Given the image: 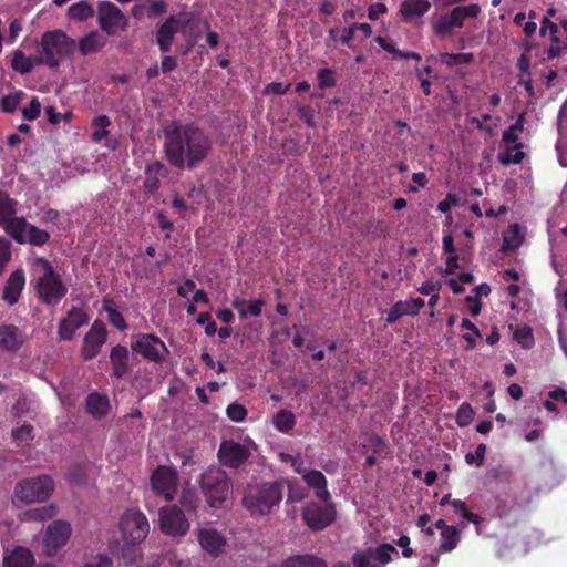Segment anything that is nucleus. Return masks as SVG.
Returning <instances> with one entry per match:
<instances>
[{
    "mask_svg": "<svg viewBox=\"0 0 567 567\" xmlns=\"http://www.w3.org/2000/svg\"><path fill=\"white\" fill-rule=\"evenodd\" d=\"M318 83L320 89H328L336 85V81L331 75L330 69H322L319 71Z\"/></svg>",
    "mask_w": 567,
    "mask_h": 567,
    "instance_id": "55",
    "label": "nucleus"
},
{
    "mask_svg": "<svg viewBox=\"0 0 567 567\" xmlns=\"http://www.w3.org/2000/svg\"><path fill=\"white\" fill-rule=\"evenodd\" d=\"M392 554L398 555V550L391 544H381L377 548H367L358 551L352 557L354 567H385L392 559Z\"/></svg>",
    "mask_w": 567,
    "mask_h": 567,
    "instance_id": "13",
    "label": "nucleus"
},
{
    "mask_svg": "<svg viewBox=\"0 0 567 567\" xmlns=\"http://www.w3.org/2000/svg\"><path fill=\"white\" fill-rule=\"evenodd\" d=\"M105 38L97 31H92L83 37L79 42V51L83 55L97 52L105 45Z\"/></svg>",
    "mask_w": 567,
    "mask_h": 567,
    "instance_id": "32",
    "label": "nucleus"
},
{
    "mask_svg": "<svg viewBox=\"0 0 567 567\" xmlns=\"http://www.w3.org/2000/svg\"><path fill=\"white\" fill-rule=\"evenodd\" d=\"M430 8L429 0H404L400 7V13L404 21H413L424 16Z\"/></svg>",
    "mask_w": 567,
    "mask_h": 567,
    "instance_id": "28",
    "label": "nucleus"
},
{
    "mask_svg": "<svg viewBox=\"0 0 567 567\" xmlns=\"http://www.w3.org/2000/svg\"><path fill=\"white\" fill-rule=\"evenodd\" d=\"M525 156L523 144L506 145V151L498 155V161L503 165L519 164Z\"/></svg>",
    "mask_w": 567,
    "mask_h": 567,
    "instance_id": "38",
    "label": "nucleus"
},
{
    "mask_svg": "<svg viewBox=\"0 0 567 567\" xmlns=\"http://www.w3.org/2000/svg\"><path fill=\"white\" fill-rule=\"evenodd\" d=\"M202 493L213 508H221L231 494V481L219 467H209L199 480Z\"/></svg>",
    "mask_w": 567,
    "mask_h": 567,
    "instance_id": "6",
    "label": "nucleus"
},
{
    "mask_svg": "<svg viewBox=\"0 0 567 567\" xmlns=\"http://www.w3.org/2000/svg\"><path fill=\"white\" fill-rule=\"evenodd\" d=\"M195 290L196 284L193 280L187 279L178 286L177 293L182 298H187L189 293L195 292Z\"/></svg>",
    "mask_w": 567,
    "mask_h": 567,
    "instance_id": "59",
    "label": "nucleus"
},
{
    "mask_svg": "<svg viewBox=\"0 0 567 567\" xmlns=\"http://www.w3.org/2000/svg\"><path fill=\"white\" fill-rule=\"evenodd\" d=\"M22 31V20L14 19L9 25V42L13 43Z\"/></svg>",
    "mask_w": 567,
    "mask_h": 567,
    "instance_id": "61",
    "label": "nucleus"
},
{
    "mask_svg": "<svg viewBox=\"0 0 567 567\" xmlns=\"http://www.w3.org/2000/svg\"><path fill=\"white\" fill-rule=\"evenodd\" d=\"M97 21L101 29L110 35L124 31L127 27L125 14L110 1L100 2Z\"/></svg>",
    "mask_w": 567,
    "mask_h": 567,
    "instance_id": "14",
    "label": "nucleus"
},
{
    "mask_svg": "<svg viewBox=\"0 0 567 567\" xmlns=\"http://www.w3.org/2000/svg\"><path fill=\"white\" fill-rule=\"evenodd\" d=\"M113 365V374L116 378L124 377L128 371V350L124 346H115L110 354Z\"/></svg>",
    "mask_w": 567,
    "mask_h": 567,
    "instance_id": "29",
    "label": "nucleus"
},
{
    "mask_svg": "<svg viewBox=\"0 0 567 567\" xmlns=\"http://www.w3.org/2000/svg\"><path fill=\"white\" fill-rule=\"evenodd\" d=\"M106 328L103 322L95 321L84 336L81 354L84 360L95 358L106 341Z\"/></svg>",
    "mask_w": 567,
    "mask_h": 567,
    "instance_id": "18",
    "label": "nucleus"
},
{
    "mask_svg": "<svg viewBox=\"0 0 567 567\" xmlns=\"http://www.w3.org/2000/svg\"><path fill=\"white\" fill-rule=\"evenodd\" d=\"M425 305L422 298H412L395 302L388 311L386 322L394 323L405 315H417L420 309Z\"/></svg>",
    "mask_w": 567,
    "mask_h": 567,
    "instance_id": "23",
    "label": "nucleus"
},
{
    "mask_svg": "<svg viewBox=\"0 0 567 567\" xmlns=\"http://www.w3.org/2000/svg\"><path fill=\"white\" fill-rule=\"evenodd\" d=\"M288 501L290 502H300L305 498L306 493L302 487L295 485L292 481L288 482Z\"/></svg>",
    "mask_w": 567,
    "mask_h": 567,
    "instance_id": "56",
    "label": "nucleus"
},
{
    "mask_svg": "<svg viewBox=\"0 0 567 567\" xmlns=\"http://www.w3.org/2000/svg\"><path fill=\"white\" fill-rule=\"evenodd\" d=\"M486 454V444L481 443L476 446L475 453H468L465 456V461L470 465L480 467L483 464Z\"/></svg>",
    "mask_w": 567,
    "mask_h": 567,
    "instance_id": "51",
    "label": "nucleus"
},
{
    "mask_svg": "<svg viewBox=\"0 0 567 567\" xmlns=\"http://www.w3.org/2000/svg\"><path fill=\"white\" fill-rule=\"evenodd\" d=\"M548 398L567 404V390L564 388H556L548 392Z\"/></svg>",
    "mask_w": 567,
    "mask_h": 567,
    "instance_id": "64",
    "label": "nucleus"
},
{
    "mask_svg": "<svg viewBox=\"0 0 567 567\" xmlns=\"http://www.w3.org/2000/svg\"><path fill=\"white\" fill-rule=\"evenodd\" d=\"M25 342L23 331L10 323L0 326V350L7 353H14L21 349Z\"/></svg>",
    "mask_w": 567,
    "mask_h": 567,
    "instance_id": "20",
    "label": "nucleus"
},
{
    "mask_svg": "<svg viewBox=\"0 0 567 567\" xmlns=\"http://www.w3.org/2000/svg\"><path fill=\"white\" fill-rule=\"evenodd\" d=\"M451 507L453 509V513L456 516L462 517L466 523H473L475 525H478L481 523V517L477 514L472 513L468 511L466 504L461 499H453L451 502Z\"/></svg>",
    "mask_w": 567,
    "mask_h": 567,
    "instance_id": "41",
    "label": "nucleus"
},
{
    "mask_svg": "<svg viewBox=\"0 0 567 567\" xmlns=\"http://www.w3.org/2000/svg\"><path fill=\"white\" fill-rule=\"evenodd\" d=\"M460 533L458 530L453 526L451 528H445L443 533H441V543L439 546V549L441 553H450L454 548H456L458 542H460Z\"/></svg>",
    "mask_w": 567,
    "mask_h": 567,
    "instance_id": "40",
    "label": "nucleus"
},
{
    "mask_svg": "<svg viewBox=\"0 0 567 567\" xmlns=\"http://www.w3.org/2000/svg\"><path fill=\"white\" fill-rule=\"evenodd\" d=\"M480 13L481 8L476 3L458 6L446 13L432 16L430 24L435 35L446 38L454 29L462 28L467 18H476Z\"/></svg>",
    "mask_w": 567,
    "mask_h": 567,
    "instance_id": "8",
    "label": "nucleus"
},
{
    "mask_svg": "<svg viewBox=\"0 0 567 567\" xmlns=\"http://www.w3.org/2000/svg\"><path fill=\"white\" fill-rule=\"evenodd\" d=\"M45 115L51 124L56 125L61 122H69L72 117V112L59 113L54 106H48L45 107Z\"/></svg>",
    "mask_w": 567,
    "mask_h": 567,
    "instance_id": "50",
    "label": "nucleus"
},
{
    "mask_svg": "<svg viewBox=\"0 0 567 567\" xmlns=\"http://www.w3.org/2000/svg\"><path fill=\"white\" fill-rule=\"evenodd\" d=\"M264 301L261 299L247 301V316L258 317L261 315Z\"/></svg>",
    "mask_w": 567,
    "mask_h": 567,
    "instance_id": "63",
    "label": "nucleus"
},
{
    "mask_svg": "<svg viewBox=\"0 0 567 567\" xmlns=\"http://www.w3.org/2000/svg\"><path fill=\"white\" fill-rule=\"evenodd\" d=\"M94 14L93 7L85 0L72 4L68 10V16L72 20L84 21Z\"/></svg>",
    "mask_w": 567,
    "mask_h": 567,
    "instance_id": "39",
    "label": "nucleus"
},
{
    "mask_svg": "<svg viewBox=\"0 0 567 567\" xmlns=\"http://www.w3.org/2000/svg\"><path fill=\"white\" fill-rule=\"evenodd\" d=\"M87 412L96 419L105 416L110 411V401L106 395L91 393L86 399Z\"/></svg>",
    "mask_w": 567,
    "mask_h": 567,
    "instance_id": "31",
    "label": "nucleus"
},
{
    "mask_svg": "<svg viewBox=\"0 0 567 567\" xmlns=\"http://www.w3.org/2000/svg\"><path fill=\"white\" fill-rule=\"evenodd\" d=\"M32 426L23 424L20 427L12 430V437L18 445H27L33 439Z\"/></svg>",
    "mask_w": 567,
    "mask_h": 567,
    "instance_id": "47",
    "label": "nucleus"
},
{
    "mask_svg": "<svg viewBox=\"0 0 567 567\" xmlns=\"http://www.w3.org/2000/svg\"><path fill=\"white\" fill-rule=\"evenodd\" d=\"M523 234L517 224L509 226L503 235L502 250L508 251L518 248L523 243Z\"/></svg>",
    "mask_w": 567,
    "mask_h": 567,
    "instance_id": "36",
    "label": "nucleus"
},
{
    "mask_svg": "<svg viewBox=\"0 0 567 567\" xmlns=\"http://www.w3.org/2000/svg\"><path fill=\"white\" fill-rule=\"evenodd\" d=\"M524 114H519L517 121L515 124L511 125L504 133H503V142L505 145L511 144H519L518 135L524 128Z\"/></svg>",
    "mask_w": 567,
    "mask_h": 567,
    "instance_id": "44",
    "label": "nucleus"
},
{
    "mask_svg": "<svg viewBox=\"0 0 567 567\" xmlns=\"http://www.w3.org/2000/svg\"><path fill=\"white\" fill-rule=\"evenodd\" d=\"M284 497V482H250L244 489L241 504L251 516H265L279 507Z\"/></svg>",
    "mask_w": 567,
    "mask_h": 567,
    "instance_id": "4",
    "label": "nucleus"
},
{
    "mask_svg": "<svg viewBox=\"0 0 567 567\" xmlns=\"http://www.w3.org/2000/svg\"><path fill=\"white\" fill-rule=\"evenodd\" d=\"M271 423L277 431L288 434L296 426V416L291 411L282 409L272 416Z\"/></svg>",
    "mask_w": 567,
    "mask_h": 567,
    "instance_id": "34",
    "label": "nucleus"
},
{
    "mask_svg": "<svg viewBox=\"0 0 567 567\" xmlns=\"http://www.w3.org/2000/svg\"><path fill=\"white\" fill-rule=\"evenodd\" d=\"M34 65H39L37 62V56L31 58L27 56L21 50H16L11 60V68L20 73L28 74L32 71Z\"/></svg>",
    "mask_w": 567,
    "mask_h": 567,
    "instance_id": "35",
    "label": "nucleus"
},
{
    "mask_svg": "<svg viewBox=\"0 0 567 567\" xmlns=\"http://www.w3.org/2000/svg\"><path fill=\"white\" fill-rule=\"evenodd\" d=\"M54 488L55 483L53 478L45 474L23 478L14 487L12 503L14 505L43 503L51 497Z\"/></svg>",
    "mask_w": 567,
    "mask_h": 567,
    "instance_id": "7",
    "label": "nucleus"
},
{
    "mask_svg": "<svg viewBox=\"0 0 567 567\" xmlns=\"http://www.w3.org/2000/svg\"><path fill=\"white\" fill-rule=\"evenodd\" d=\"M11 257L10 244L7 239L0 238V272Z\"/></svg>",
    "mask_w": 567,
    "mask_h": 567,
    "instance_id": "57",
    "label": "nucleus"
},
{
    "mask_svg": "<svg viewBox=\"0 0 567 567\" xmlns=\"http://www.w3.org/2000/svg\"><path fill=\"white\" fill-rule=\"evenodd\" d=\"M184 27V21L172 16L158 28L156 42L162 52L171 50L175 34L181 32Z\"/></svg>",
    "mask_w": 567,
    "mask_h": 567,
    "instance_id": "22",
    "label": "nucleus"
},
{
    "mask_svg": "<svg viewBox=\"0 0 567 567\" xmlns=\"http://www.w3.org/2000/svg\"><path fill=\"white\" fill-rule=\"evenodd\" d=\"M83 567H113V560L105 554H97L86 561Z\"/></svg>",
    "mask_w": 567,
    "mask_h": 567,
    "instance_id": "54",
    "label": "nucleus"
},
{
    "mask_svg": "<svg viewBox=\"0 0 567 567\" xmlns=\"http://www.w3.org/2000/svg\"><path fill=\"white\" fill-rule=\"evenodd\" d=\"M72 535V526L68 520L55 519L50 523L42 539L43 551L47 556H55L64 548Z\"/></svg>",
    "mask_w": 567,
    "mask_h": 567,
    "instance_id": "10",
    "label": "nucleus"
},
{
    "mask_svg": "<svg viewBox=\"0 0 567 567\" xmlns=\"http://www.w3.org/2000/svg\"><path fill=\"white\" fill-rule=\"evenodd\" d=\"M111 122L107 116L101 115L96 116L93 122V132H92V140L96 143H101L105 140L104 145L111 150H114L116 147V142L113 140H107L109 136V130Z\"/></svg>",
    "mask_w": 567,
    "mask_h": 567,
    "instance_id": "30",
    "label": "nucleus"
},
{
    "mask_svg": "<svg viewBox=\"0 0 567 567\" xmlns=\"http://www.w3.org/2000/svg\"><path fill=\"white\" fill-rule=\"evenodd\" d=\"M290 87V84H284V83H280V82H274V83H270L268 84L264 92L265 94H278V95H282L285 94Z\"/></svg>",
    "mask_w": 567,
    "mask_h": 567,
    "instance_id": "58",
    "label": "nucleus"
},
{
    "mask_svg": "<svg viewBox=\"0 0 567 567\" xmlns=\"http://www.w3.org/2000/svg\"><path fill=\"white\" fill-rule=\"evenodd\" d=\"M56 514L55 505H47L38 508L28 509L21 513L20 518L22 522H44L54 517Z\"/></svg>",
    "mask_w": 567,
    "mask_h": 567,
    "instance_id": "33",
    "label": "nucleus"
},
{
    "mask_svg": "<svg viewBox=\"0 0 567 567\" xmlns=\"http://www.w3.org/2000/svg\"><path fill=\"white\" fill-rule=\"evenodd\" d=\"M154 493L165 501L174 499L177 492V473L168 466H158L151 476Z\"/></svg>",
    "mask_w": 567,
    "mask_h": 567,
    "instance_id": "16",
    "label": "nucleus"
},
{
    "mask_svg": "<svg viewBox=\"0 0 567 567\" xmlns=\"http://www.w3.org/2000/svg\"><path fill=\"white\" fill-rule=\"evenodd\" d=\"M513 338L523 347V348H532L534 344L533 331L527 326H516L512 327Z\"/></svg>",
    "mask_w": 567,
    "mask_h": 567,
    "instance_id": "43",
    "label": "nucleus"
},
{
    "mask_svg": "<svg viewBox=\"0 0 567 567\" xmlns=\"http://www.w3.org/2000/svg\"><path fill=\"white\" fill-rule=\"evenodd\" d=\"M226 413L233 422H243L247 416V409L239 403H231L227 406Z\"/></svg>",
    "mask_w": 567,
    "mask_h": 567,
    "instance_id": "49",
    "label": "nucleus"
},
{
    "mask_svg": "<svg viewBox=\"0 0 567 567\" xmlns=\"http://www.w3.org/2000/svg\"><path fill=\"white\" fill-rule=\"evenodd\" d=\"M75 48V40L70 38L64 31H47L41 37L37 62L50 69H55L63 60L74 53Z\"/></svg>",
    "mask_w": 567,
    "mask_h": 567,
    "instance_id": "5",
    "label": "nucleus"
},
{
    "mask_svg": "<svg viewBox=\"0 0 567 567\" xmlns=\"http://www.w3.org/2000/svg\"><path fill=\"white\" fill-rule=\"evenodd\" d=\"M89 316L80 308H72L59 323L58 334L62 340H72L75 331L87 324Z\"/></svg>",
    "mask_w": 567,
    "mask_h": 567,
    "instance_id": "19",
    "label": "nucleus"
},
{
    "mask_svg": "<svg viewBox=\"0 0 567 567\" xmlns=\"http://www.w3.org/2000/svg\"><path fill=\"white\" fill-rule=\"evenodd\" d=\"M254 449L255 444L248 440L244 442L225 440L220 443L218 458L225 466L238 468L251 456Z\"/></svg>",
    "mask_w": 567,
    "mask_h": 567,
    "instance_id": "11",
    "label": "nucleus"
},
{
    "mask_svg": "<svg viewBox=\"0 0 567 567\" xmlns=\"http://www.w3.org/2000/svg\"><path fill=\"white\" fill-rule=\"evenodd\" d=\"M554 14H555V10L549 9L547 11V16L542 21V28H540L542 35L545 37L548 34L550 42H551L548 48V51H547V56L549 59L558 56L561 51L560 40L557 35V33L559 31L558 25L549 20V17L554 16Z\"/></svg>",
    "mask_w": 567,
    "mask_h": 567,
    "instance_id": "26",
    "label": "nucleus"
},
{
    "mask_svg": "<svg viewBox=\"0 0 567 567\" xmlns=\"http://www.w3.org/2000/svg\"><path fill=\"white\" fill-rule=\"evenodd\" d=\"M120 528L124 540L127 544L135 545L146 538L150 532V524L141 511L128 509L121 518Z\"/></svg>",
    "mask_w": 567,
    "mask_h": 567,
    "instance_id": "9",
    "label": "nucleus"
},
{
    "mask_svg": "<svg viewBox=\"0 0 567 567\" xmlns=\"http://www.w3.org/2000/svg\"><path fill=\"white\" fill-rule=\"evenodd\" d=\"M147 567H196L188 560L179 559L174 554H166L154 559L151 566Z\"/></svg>",
    "mask_w": 567,
    "mask_h": 567,
    "instance_id": "42",
    "label": "nucleus"
},
{
    "mask_svg": "<svg viewBox=\"0 0 567 567\" xmlns=\"http://www.w3.org/2000/svg\"><path fill=\"white\" fill-rule=\"evenodd\" d=\"M28 264L39 299L48 306L58 305L68 292V287L62 282L60 275L43 257L29 258Z\"/></svg>",
    "mask_w": 567,
    "mask_h": 567,
    "instance_id": "3",
    "label": "nucleus"
},
{
    "mask_svg": "<svg viewBox=\"0 0 567 567\" xmlns=\"http://www.w3.org/2000/svg\"><path fill=\"white\" fill-rule=\"evenodd\" d=\"M210 141L203 131L190 125H172L165 130V153L169 163L178 168H193L204 161Z\"/></svg>",
    "mask_w": 567,
    "mask_h": 567,
    "instance_id": "1",
    "label": "nucleus"
},
{
    "mask_svg": "<svg viewBox=\"0 0 567 567\" xmlns=\"http://www.w3.org/2000/svg\"><path fill=\"white\" fill-rule=\"evenodd\" d=\"M41 113V103L37 97H33L30 104L22 109L23 118L27 121H33L39 117Z\"/></svg>",
    "mask_w": 567,
    "mask_h": 567,
    "instance_id": "52",
    "label": "nucleus"
},
{
    "mask_svg": "<svg viewBox=\"0 0 567 567\" xmlns=\"http://www.w3.org/2000/svg\"><path fill=\"white\" fill-rule=\"evenodd\" d=\"M131 347L134 352L155 362L163 361L167 354L165 343L155 334H140Z\"/></svg>",
    "mask_w": 567,
    "mask_h": 567,
    "instance_id": "17",
    "label": "nucleus"
},
{
    "mask_svg": "<svg viewBox=\"0 0 567 567\" xmlns=\"http://www.w3.org/2000/svg\"><path fill=\"white\" fill-rule=\"evenodd\" d=\"M102 308L107 313V320L112 326L122 331L127 328L124 317L117 311L116 305L112 299H104Z\"/></svg>",
    "mask_w": 567,
    "mask_h": 567,
    "instance_id": "37",
    "label": "nucleus"
},
{
    "mask_svg": "<svg viewBox=\"0 0 567 567\" xmlns=\"http://www.w3.org/2000/svg\"><path fill=\"white\" fill-rule=\"evenodd\" d=\"M24 93L22 91H16L11 94L4 95L0 100V107L6 113H12L19 106Z\"/></svg>",
    "mask_w": 567,
    "mask_h": 567,
    "instance_id": "46",
    "label": "nucleus"
},
{
    "mask_svg": "<svg viewBox=\"0 0 567 567\" xmlns=\"http://www.w3.org/2000/svg\"><path fill=\"white\" fill-rule=\"evenodd\" d=\"M196 322L200 326L205 327V333L207 336H214L217 332L216 323L212 320L210 315L208 312L200 313Z\"/></svg>",
    "mask_w": 567,
    "mask_h": 567,
    "instance_id": "53",
    "label": "nucleus"
},
{
    "mask_svg": "<svg viewBox=\"0 0 567 567\" xmlns=\"http://www.w3.org/2000/svg\"><path fill=\"white\" fill-rule=\"evenodd\" d=\"M17 203L0 190V226L19 244L43 246L50 239V234L25 220L17 217Z\"/></svg>",
    "mask_w": 567,
    "mask_h": 567,
    "instance_id": "2",
    "label": "nucleus"
},
{
    "mask_svg": "<svg viewBox=\"0 0 567 567\" xmlns=\"http://www.w3.org/2000/svg\"><path fill=\"white\" fill-rule=\"evenodd\" d=\"M302 478L305 483L313 489L316 497L321 499L323 503H329L331 501L327 478L320 471L310 470L305 472Z\"/></svg>",
    "mask_w": 567,
    "mask_h": 567,
    "instance_id": "25",
    "label": "nucleus"
},
{
    "mask_svg": "<svg viewBox=\"0 0 567 567\" xmlns=\"http://www.w3.org/2000/svg\"><path fill=\"white\" fill-rule=\"evenodd\" d=\"M302 518L308 527L313 530H322L329 526L336 518V509L332 501L319 505L317 503H309L302 509Z\"/></svg>",
    "mask_w": 567,
    "mask_h": 567,
    "instance_id": "15",
    "label": "nucleus"
},
{
    "mask_svg": "<svg viewBox=\"0 0 567 567\" xmlns=\"http://www.w3.org/2000/svg\"><path fill=\"white\" fill-rule=\"evenodd\" d=\"M441 288V284L439 281H432V280H429L426 282H424L422 286H420L417 288V291L421 293V295H433L435 292H439Z\"/></svg>",
    "mask_w": 567,
    "mask_h": 567,
    "instance_id": "60",
    "label": "nucleus"
},
{
    "mask_svg": "<svg viewBox=\"0 0 567 567\" xmlns=\"http://www.w3.org/2000/svg\"><path fill=\"white\" fill-rule=\"evenodd\" d=\"M197 537L200 547L212 556L219 555L227 544L226 537L210 527L199 528Z\"/></svg>",
    "mask_w": 567,
    "mask_h": 567,
    "instance_id": "21",
    "label": "nucleus"
},
{
    "mask_svg": "<svg viewBox=\"0 0 567 567\" xmlns=\"http://www.w3.org/2000/svg\"><path fill=\"white\" fill-rule=\"evenodd\" d=\"M34 564L32 551L23 546H16L3 557V567H33Z\"/></svg>",
    "mask_w": 567,
    "mask_h": 567,
    "instance_id": "27",
    "label": "nucleus"
},
{
    "mask_svg": "<svg viewBox=\"0 0 567 567\" xmlns=\"http://www.w3.org/2000/svg\"><path fill=\"white\" fill-rule=\"evenodd\" d=\"M473 61L472 53H443L441 54V62L447 66H455L460 64H470Z\"/></svg>",
    "mask_w": 567,
    "mask_h": 567,
    "instance_id": "45",
    "label": "nucleus"
},
{
    "mask_svg": "<svg viewBox=\"0 0 567 567\" xmlns=\"http://www.w3.org/2000/svg\"><path fill=\"white\" fill-rule=\"evenodd\" d=\"M24 286L25 277L23 270H14L6 282L2 295L3 300L10 306L17 303Z\"/></svg>",
    "mask_w": 567,
    "mask_h": 567,
    "instance_id": "24",
    "label": "nucleus"
},
{
    "mask_svg": "<svg viewBox=\"0 0 567 567\" xmlns=\"http://www.w3.org/2000/svg\"><path fill=\"white\" fill-rule=\"evenodd\" d=\"M158 524L161 530L172 537L184 536L190 527L184 512L176 505L163 506L158 509Z\"/></svg>",
    "mask_w": 567,
    "mask_h": 567,
    "instance_id": "12",
    "label": "nucleus"
},
{
    "mask_svg": "<svg viewBox=\"0 0 567 567\" xmlns=\"http://www.w3.org/2000/svg\"><path fill=\"white\" fill-rule=\"evenodd\" d=\"M386 6L384 3L378 2L370 6L368 16L370 20H377L379 16L386 13Z\"/></svg>",
    "mask_w": 567,
    "mask_h": 567,
    "instance_id": "62",
    "label": "nucleus"
},
{
    "mask_svg": "<svg viewBox=\"0 0 567 567\" xmlns=\"http://www.w3.org/2000/svg\"><path fill=\"white\" fill-rule=\"evenodd\" d=\"M474 417V411L468 403H462L456 412V423L461 427L470 425Z\"/></svg>",
    "mask_w": 567,
    "mask_h": 567,
    "instance_id": "48",
    "label": "nucleus"
}]
</instances>
